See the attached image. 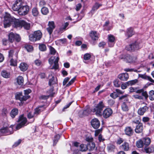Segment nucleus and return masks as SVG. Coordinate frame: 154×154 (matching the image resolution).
<instances>
[{"label":"nucleus","instance_id":"nucleus-1","mask_svg":"<svg viewBox=\"0 0 154 154\" xmlns=\"http://www.w3.org/2000/svg\"><path fill=\"white\" fill-rule=\"evenodd\" d=\"M104 107V105L103 102L102 101H100L92 110H91L89 108H87L83 111L85 116L88 115L91 113V111L95 112L97 116H100L102 115L101 111Z\"/></svg>","mask_w":154,"mask_h":154},{"label":"nucleus","instance_id":"nucleus-2","mask_svg":"<svg viewBox=\"0 0 154 154\" xmlns=\"http://www.w3.org/2000/svg\"><path fill=\"white\" fill-rule=\"evenodd\" d=\"M14 20L15 18L14 17H11L10 14L6 13L3 20L4 27L6 28L10 27Z\"/></svg>","mask_w":154,"mask_h":154},{"label":"nucleus","instance_id":"nucleus-3","mask_svg":"<svg viewBox=\"0 0 154 154\" xmlns=\"http://www.w3.org/2000/svg\"><path fill=\"white\" fill-rule=\"evenodd\" d=\"M42 33L40 30L35 31L30 34L29 37L30 41L35 42L40 40L42 37Z\"/></svg>","mask_w":154,"mask_h":154},{"label":"nucleus","instance_id":"nucleus-4","mask_svg":"<svg viewBox=\"0 0 154 154\" xmlns=\"http://www.w3.org/2000/svg\"><path fill=\"white\" fill-rule=\"evenodd\" d=\"M141 48L139 41H136L126 47V49L129 51H134L138 50Z\"/></svg>","mask_w":154,"mask_h":154},{"label":"nucleus","instance_id":"nucleus-5","mask_svg":"<svg viewBox=\"0 0 154 154\" xmlns=\"http://www.w3.org/2000/svg\"><path fill=\"white\" fill-rule=\"evenodd\" d=\"M19 124L17 125L16 129H19L24 126L27 122L26 118L24 117L23 115H22L19 116V118L17 121Z\"/></svg>","mask_w":154,"mask_h":154},{"label":"nucleus","instance_id":"nucleus-6","mask_svg":"<svg viewBox=\"0 0 154 154\" xmlns=\"http://www.w3.org/2000/svg\"><path fill=\"white\" fill-rule=\"evenodd\" d=\"M13 125H11L9 128L3 127L0 129V133L1 134L9 135L13 133Z\"/></svg>","mask_w":154,"mask_h":154},{"label":"nucleus","instance_id":"nucleus-7","mask_svg":"<svg viewBox=\"0 0 154 154\" xmlns=\"http://www.w3.org/2000/svg\"><path fill=\"white\" fill-rule=\"evenodd\" d=\"M8 40L11 43L13 42L14 40L17 42H19L20 41L21 38L19 35L11 32L8 35Z\"/></svg>","mask_w":154,"mask_h":154},{"label":"nucleus","instance_id":"nucleus-8","mask_svg":"<svg viewBox=\"0 0 154 154\" xmlns=\"http://www.w3.org/2000/svg\"><path fill=\"white\" fill-rule=\"evenodd\" d=\"M29 10V7L28 5H22L18 12L20 15H24L28 13Z\"/></svg>","mask_w":154,"mask_h":154},{"label":"nucleus","instance_id":"nucleus-9","mask_svg":"<svg viewBox=\"0 0 154 154\" xmlns=\"http://www.w3.org/2000/svg\"><path fill=\"white\" fill-rule=\"evenodd\" d=\"M48 27L47 28V30L51 35L53 32V30L55 27L54 22L53 21H49L48 24Z\"/></svg>","mask_w":154,"mask_h":154},{"label":"nucleus","instance_id":"nucleus-10","mask_svg":"<svg viewBox=\"0 0 154 154\" xmlns=\"http://www.w3.org/2000/svg\"><path fill=\"white\" fill-rule=\"evenodd\" d=\"M91 123V126L95 129L98 128L100 125V122L97 118L93 119Z\"/></svg>","mask_w":154,"mask_h":154},{"label":"nucleus","instance_id":"nucleus-11","mask_svg":"<svg viewBox=\"0 0 154 154\" xmlns=\"http://www.w3.org/2000/svg\"><path fill=\"white\" fill-rule=\"evenodd\" d=\"M119 148L123 151H128L130 149V145L128 142H125L120 146Z\"/></svg>","mask_w":154,"mask_h":154},{"label":"nucleus","instance_id":"nucleus-12","mask_svg":"<svg viewBox=\"0 0 154 154\" xmlns=\"http://www.w3.org/2000/svg\"><path fill=\"white\" fill-rule=\"evenodd\" d=\"M112 111L110 108H106L103 111V117L105 119L110 117L112 114Z\"/></svg>","mask_w":154,"mask_h":154},{"label":"nucleus","instance_id":"nucleus-13","mask_svg":"<svg viewBox=\"0 0 154 154\" xmlns=\"http://www.w3.org/2000/svg\"><path fill=\"white\" fill-rule=\"evenodd\" d=\"M108 44L109 46L110 47H113L115 43V37L113 35H108Z\"/></svg>","mask_w":154,"mask_h":154},{"label":"nucleus","instance_id":"nucleus-14","mask_svg":"<svg viewBox=\"0 0 154 154\" xmlns=\"http://www.w3.org/2000/svg\"><path fill=\"white\" fill-rule=\"evenodd\" d=\"M137 59V58L136 57H133L128 55L125 57V60L129 63H134L136 61Z\"/></svg>","mask_w":154,"mask_h":154},{"label":"nucleus","instance_id":"nucleus-15","mask_svg":"<svg viewBox=\"0 0 154 154\" xmlns=\"http://www.w3.org/2000/svg\"><path fill=\"white\" fill-rule=\"evenodd\" d=\"M23 20H19L15 18L14 26L16 28L20 29L22 27Z\"/></svg>","mask_w":154,"mask_h":154},{"label":"nucleus","instance_id":"nucleus-16","mask_svg":"<svg viewBox=\"0 0 154 154\" xmlns=\"http://www.w3.org/2000/svg\"><path fill=\"white\" fill-rule=\"evenodd\" d=\"M138 77L143 79L148 80L152 83H154V80L149 76L147 75L146 73L143 74H138Z\"/></svg>","mask_w":154,"mask_h":154},{"label":"nucleus","instance_id":"nucleus-17","mask_svg":"<svg viewBox=\"0 0 154 154\" xmlns=\"http://www.w3.org/2000/svg\"><path fill=\"white\" fill-rule=\"evenodd\" d=\"M124 131L125 134L129 136H132L134 132L133 129L130 126H127L125 127Z\"/></svg>","mask_w":154,"mask_h":154},{"label":"nucleus","instance_id":"nucleus-18","mask_svg":"<svg viewBox=\"0 0 154 154\" xmlns=\"http://www.w3.org/2000/svg\"><path fill=\"white\" fill-rule=\"evenodd\" d=\"M22 4L20 2L16 1L15 3L13 5L12 7L13 10L14 11H19V10L20 9Z\"/></svg>","mask_w":154,"mask_h":154},{"label":"nucleus","instance_id":"nucleus-19","mask_svg":"<svg viewBox=\"0 0 154 154\" xmlns=\"http://www.w3.org/2000/svg\"><path fill=\"white\" fill-rule=\"evenodd\" d=\"M90 36L93 41L97 40L99 38V34L96 31H91L90 33Z\"/></svg>","mask_w":154,"mask_h":154},{"label":"nucleus","instance_id":"nucleus-20","mask_svg":"<svg viewBox=\"0 0 154 154\" xmlns=\"http://www.w3.org/2000/svg\"><path fill=\"white\" fill-rule=\"evenodd\" d=\"M118 77L122 81H126L129 78V75L127 73H122L119 74Z\"/></svg>","mask_w":154,"mask_h":154},{"label":"nucleus","instance_id":"nucleus-21","mask_svg":"<svg viewBox=\"0 0 154 154\" xmlns=\"http://www.w3.org/2000/svg\"><path fill=\"white\" fill-rule=\"evenodd\" d=\"M148 109V107L145 106L142 107H140L138 110V114L140 116L143 115L144 113Z\"/></svg>","mask_w":154,"mask_h":154},{"label":"nucleus","instance_id":"nucleus-22","mask_svg":"<svg viewBox=\"0 0 154 154\" xmlns=\"http://www.w3.org/2000/svg\"><path fill=\"white\" fill-rule=\"evenodd\" d=\"M134 34L133 29L132 28L130 27L127 29L125 34V35L128 38L131 37Z\"/></svg>","mask_w":154,"mask_h":154},{"label":"nucleus","instance_id":"nucleus-23","mask_svg":"<svg viewBox=\"0 0 154 154\" xmlns=\"http://www.w3.org/2000/svg\"><path fill=\"white\" fill-rule=\"evenodd\" d=\"M45 109V108L44 107V105L38 106L35 109V111L34 112V115H36V116H37L41 112L43 111Z\"/></svg>","mask_w":154,"mask_h":154},{"label":"nucleus","instance_id":"nucleus-24","mask_svg":"<svg viewBox=\"0 0 154 154\" xmlns=\"http://www.w3.org/2000/svg\"><path fill=\"white\" fill-rule=\"evenodd\" d=\"M143 130V124L142 123H140L137 125L135 129V132L136 133L139 134L141 133Z\"/></svg>","mask_w":154,"mask_h":154},{"label":"nucleus","instance_id":"nucleus-25","mask_svg":"<svg viewBox=\"0 0 154 154\" xmlns=\"http://www.w3.org/2000/svg\"><path fill=\"white\" fill-rule=\"evenodd\" d=\"M8 57L10 59L14 58V59H17V54L15 53L14 54V51L13 50H11L8 52Z\"/></svg>","mask_w":154,"mask_h":154},{"label":"nucleus","instance_id":"nucleus-26","mask_svg":"<svg viewBox=\"0 0 154 154\" xmlns=\"http://www.w3.org/2000/svg\"><path fill=\"white\" fill-rule=\"evenodd\" d=\"M1 75L3 77L6 79L10 78L11 76L10 72L5 70L2 71Z\"/></svg>","mask_w":154,"mask_h":154},{"label":"nucleus","instance_id":"nucleus-27","mask_svg":"<svg viewBox=\"0 0 154 154\" xmlns=\"http://www.w3.org/2000/svg\"><path fill=\"white\" fill-rule=\"evenodd\" d=\"M147 153H150L154 151V146H151L148 148L145 147L143 151Z\"/></svg>","mask_w":154,"mask_h":154},{"label":"nucleus","instance_id":"nucleus-28","mask_svg":"<svg viewBox=\"0 0 154 154\" xmlns=\"http://www.w3.org/2000/svg\"><path fill=\"white\" fill-rule=\"evenodd\" d=\"M19 67L21 71H25L27 69L28 66L26 63H22L20 64Z\"/></svg>","mask_w":154,"mask_h":154},{"label":"nucleus","instance_id":"nucleus-29","mask_svg":"<svg viewBox=\"0 0 154 154\" xmlns=\"http://www.w3.org/2000/svg\"><path fill=\"white\" fill-rule=\"evenodd\" d=\"M18 109L17 108H14L11 110L10 113V116L12 118H14L18 114Z\"/></svg>","mask_w":154,"mask_h":154},{"label":"nucleus","instance_id":"nucleus-30","mask_svg":"<svg viewBox=\"0 0 154 154\" xmlns=\"http://www.w3.org/2000/svg\"><path fill=\"white\" fill-rule=\"evenodd\" d=\"M121 108L122 110L123 111L128 112L129 110V107L127 105V103L125 102H124L121 105Z\"/></svg>","mask_w":154,"mask_h":154},{"label":"nucleus","instance_id":"nucleus-31","mask_svg":"<svg viewBox=\"0 0 154 154\" xmlns=\"http://www.w3.org/2000/svg\"><path fill=\"white\" fill-rule=\"evenodd\" d=\"M144 145L146 146H149L151 143V140L149 137H145L142 138Z\"/></svg>","mask_w":154,"mask_h":154},{"label":"nucleus","instance_id":"nucleus-32","mask_svg":"<svg viewBox=\"0 0 154 154\" xmlns=\"http://www.w3.org/2000/svg\"><path fill=\"white\" fill-rule=\"evenodd\" d=\"M128 96H129V95L126 94L120 97L119 98V100H122L123 102H125L126 103V102H128L129 101Z\"/></svg>","mask_w":154,"mask_h":154},{"label":"nucleus","instance_id":"nucleus-33","mask_svg":"<svg viewBox=\"0 0 154 154\" xmlns=\"http://www.w3.org/2000/svg\"><path fill=\"white\" fill-rule=\"evenodd\" d=\"M36 115H34V112L33 113L32 112H30L28 113V114L27 115V117L28 119H32L31 122H30V123H32L34 121L35 119L34 118V117Z\"/></svg>","mask_w":154,"mask_h":154},{"label":"nucleus","instance_id":"nucleus-34","mask_svg":"<svg viewBox=\"0 0 154 154\" xmlns=\"http://www.w3.org/2000/svg\"><path fill=\"white\" fill-rule=\"evenodd\" d=\"M23 27L24 29L26 30H29L30 29V24L29 23H27L23 20L22 24V27Z\"/></svg>","mask_w":154,"mask_h":154},{"label":"nucleus","instance_id":"nucleus-35","mask_svg":"<svg viewBox=\"0 0 154 154\" xmlns=\"http://www.w3.org/2000/svg\"><path fill=\"white\" fill-rule=\"evenodd\" d=\"M17 82L18 84L21 85H23L24 82L23 78L22 76H19L17 78Z\"/></svg>","mask_w":154,"mask_h":154},{"label":"nucleus","instance_id":"nucleus-36","mask_svg":"<svg viewBox=\"0 0 154 154\" xmlns=\"http://www.w3.org/2000/svg\"><path fill=\"white\" fill-rule=\"evenodd\" d=\"M54 89L53 88H51L47 91V95L49 97H52L54 96V93L53 92Z\"/></svg>","mask_w":154,"mask_h":154},{"label":"nucleus","instance_id":"nucleus-37","mask_svg":"<svg viewBox=\"0 0 154 154\" xmlns=\"http://www.w3.org/2000/svg\"><path fill=\"white\" fill-rule=\"evenodd\" d=\"M144 145L142 139L136 142V146L138 148H141Z\"/></svg>","mask_w":154,"mask_h":154},{"label":"nucleus","instance_id":"nucleus-38","mask_svg":"<svg viewBox=\"0 0 154 154\" xmlns=\"http://www.w3.org/2000/svg\"><path fill=\"white\" fill-rule=\"evenodd\" d=\"M149 99L151 100H154V91L151 90L149 92Z\"/></svg>","mask_w":154,"mask_h":154},{"label":"nucleus","instance_id":"nucleus-39","mask_svg":"<svg viewBox=\"0 0 154 154\" xmlns=\"http://www.w3.org/2000/svg\"><path fill=\"white\" fill-rule=\"evenodd\" d=\"M39 48L41 51H45L47 50L46 46L44 44H41L39 45Z\"/></svg>","mask_w":154,"mask_h":154},{"label":"nucleus","instance_id":"nucleus-40","mask_svg":"<svg viewBox=\"0 0 154 154\" xmlns=\"http://www.w3.org/2000/svg\"><path fill=\"white\" fill-rule=\"evenodd\" d=\"M80 150L82 151H85L88 149V148L86 145L81 144L80 146Z\"/></svg>","mask_w":154,"mask_h":154},{"label":"nucleus","instance_id":"nucleus-41","mask_svg":"<svg viewBox=\"0 0 154 154\" xmlns=\"http://www.w3.org/2000/svg\"><path fill=\"white\" fill-rule=\"evenodd\" d=\"M138 82V80L137 79L128 81L127 82L128 86L134 85Z\"/></svg>","mask_w":154,"mask_h":154},{"label":"nucleus","instance_id":"nucleus-42","mask_svg":"<svg viewBox=\"0 0 154 154\" xmlns=\"http://www.w3.org/2000/svg\"><path fill=\"white\" fill-rule=\"evenodd\" d=\"M113 84L115 87H119L121 85L120 82L118 79H116L113 81Z\"/></svg>","mask_w":154,"mask_h":154},{"label":"nucleus","instance_id":"nucleus-43","mask_svg":"<svg viewBox=\"0 0 154 154\" xmlns=\"http://www.w3.org/2000/svg\"><path fill=\"white\" fill-rule=\"evenodd\" d=\"M60 136L59 134H57L55 135L54 137V138L53 140L54 144L53 146H55L57 142L58 141V140L60 139Z\"/></svg>","mask_w":154,"mask_h":154},{"label":"nucleus","instance_id":"nucleus-44","mask_svg":"<svg viewBox=\"0 0 154 154\" xmlns=\"http://www.w3.org/2000/svg\"><path fill=\"white\" fill-rule=\"evenodd\" d=\"M115 148V146L113 144H109L107 146V149L109 152L113 151Z\"/></svg>","mask_w":154,"mask_h":154},{"label":"nucleus","instance_id":"nucleus-45","mask_svg":"<svg viewBox=\"0 0 154 154\" xmlns=\"http://www.w3.org/2000/svg\"><path fill=\"white\" fill-rule=\"evenodd\" d=\"M32 14L34 16H37L39 14V12L36 8H33L32 9Z\"/></svg>","mask_w":154,"mask_h":154},{"label":"nucleus","instance_id":"nucleus-46","mask_svg":"<svg viewBox=\"0 0 154 154\" xmlns=\"http://www.w3.org/2000/svg\"><path fill=\"white\" fill-rule=\"evenodd\" d=\"M101 6L102 5L101 4H99L98 3H96L93 7L92 10L95 11L97 10L99 8V7Z\"/></svg>","mask_w":154,"mask_h":154},{"label":"nucleus","instance_id":"nucleus-47","mask_svg":"<svg viewBox=\"0 0 154 154\" xmlns=\"http://www.w3.org/2000/svg\"><path fill=\"white\" fill-rule=\"evenodd\" d=\"M42 13L44 15L47 14L48 13V10L47 8L43 7L41 9Z\"/></svg>","mask_w":154,"mask_h":154},{"label":"nucleus","instance_id":"nucleus-48","mask_svg":"<svg viewBox=\"0 0 154 154\" xmlns=\"http://www.w3.org/2000/svg\"><path fill=\"white\" fill-rule=\"evenodd\" d=\"M69 24L68 22H66L60 28V30L61 31L66 30V28L68 26Z\"/></svg>","mask_w":154,"mask_h":154},{"label":"nucleus","instance_id":"nucleus-49","mask_svg":"<svg viewBox=\"0 0 154 154\" xmlns=\"http://www.w3.org/2000/svg\"><path fill=\"white\" fill-rule=\"evenodd\" d=\"M22 93L21 92H19L15 96V97L16 99L19 100L20 101L21 100L22 96Z\"/></svg>","mask_w":154,"mask_h":154},{"label":"nucleus","instance_id":"nucleus-50","mask_svg":"<svg viewBox=\"0 0 154 154\" xmlns=\"http://www.w3.org/2000/svg\"><path fill=\"white\" fill-rule=\"evenodd\" d=\"M25 48L26 50L28 52L32 51L33 50V48L32 45H27L25 46Z\"/></svg>","mask_w":154,"mask_h":154},{"label":"nucleus","instance_id":"nucleus-51","mask_svg":"<svg viewBox=\"0 0 154 154\" xmlns=\"http://www.w3.org/2000/svg\"><path fill=\"white\" fill-rule=\"evenodd\" d=\"M8 113V111L7 109L4 108L2 110V115L3 116H6Z\"/></svg>","mask_w":154,"mask_h":154},{"label":"nucleus","instance_id":"nucleus-52","mask_svg":"<svg viewBox=\"0 0 154 154\" xmlns=\"http://www.w3.org/2000/svg\"><path fill=\"white\" fill-rule=\"evenodd\" d=\"M50 53L51 54L54 55L56 52L55 49L51 46H49Z\"/></svg>","mask_w":154,"mask_h":154},{"label":"nucleus","instance_id":"nucleus-53","mask_svg":"<svg viewBox=\"0 0 154 154\" xmlns=\"http://www.w3.org/2000/svg\"><path fill=\"white\" fill-rule=\"evenodd\" d=\"M91 57V55L89 53H86L85 54L84 56V59L85 60H89Z\"/></svg>","mask_w":154,"mask_h":154},{"label":"nucleus","instance_id":"nucleus-54","mask_svg":"<svg viewBox=\"0 0 154 154\" xmlns=\"http://www.w3.org/2000/svg\"><path fill=\"white\" fill-rule=\"evenodd\" d=\"M10 64L12 66H15L17 65V63L16 61V59H14V58L10 59Z\"/></svg>","mask_w":154,"mask_h":154},{"label":"nucleus","instance_id":"nucleus-55","mask_svg":"<svg viewBox=\"0 0 154 154\" xmlns=\"http://www.w3.org/2000/svg\"><path fill=\"white\" fill-rule=\"evenodd\" d=\"M106 43L102 41L100 42L98 45L99 47L104 48L106 45Z\"/></svg>","mask_w":154,"mask_h":154},{"label":"nucleus","instance_id":"nucleus-56","mask_svg":"<svg viewBox=\"0 0 154 154\" xmlns=\"http://www.w3.org/2000/svg\"><path fill=\"white\" fill-rule=\"evenodd\" d=\"M110 97L114 99H115L119 97V95L117 94L115 92H113L111 93L110 95Z\"/></svg>","mask_w":154,"mask_h":154},{"label":"nucleus","instance_id":"nucleus-57","mask_svg":"<svg viewBox=\"0 0 154 154\" xmlns=\"http://www.w3.org/2000/svg\"><path fill=\"white\" fill-rule=\"evenodd\" d=\"M34 63L37 66H41L42 64V61L39 59L35 60L34 61Z\"/></svg>","mask_w":154,"mask_h":154},{"label":"nucleus","instance_id":"nucleus-58","mask_svg":"<svg viewBox=\"0 0 154 154\" xmlns=\"http://www.w3.org/2000/svg\"><path fill=\"white\" fill-rule=\"evenodd\" d=\"M124 139L121 137H119L117 140L116 141V143L117 144L120 145L122 143H123L124 142Z\"/></svg>","mask_w":154,"mask_h":154},{"label":"nucleus","instance_id":"nucleus-59","mask_svg":"<svg viewBox=\"0 0 154 154\" xmlns=\"http://www.w3.org/2000/svg\"><path fill=\"white\" fill-rule=\"evenodd\" d=\"M128 86V85L127 82L122 83L121 85V87L122 89H125Z\"/></svg>","mask_w":154,"mask_h":154},{"label":"nucleus","instance_id":"nucleus-60","mask_svg":"<svg viewBox=\"0 0 154 154\" xmlns=\"http://www.w3.org/2000/svg\"><path fill=\"white\" fill-rule=\"evenodd\" d=\"M142 95L145 97V99L146 100L148 97H149V96L147 94V93L146 91H144V90H143V91L142 93Z\"/></svg>","mask_w":154,"mask_h":154},{"label":"nucleus","instance_id":"nucleus-61","mask_svg":"<svg viewBox=\"0 0 154 154\" xmlns=\"http://www.w3.org/2000/svg\"><path fill=\"white\" fill-rule=\"evenodd\" d=\"M76 78V77H75L73 79H72L67 84L66 86H69L71 84H72L75 80Z\"/></svg>","mask_w":154,"mask_h":154},{"label":"nucleus","instance_id":"nucleus-62","mask_svg":"<svg viewBox=\"0 0 154 154\" xmlns=\"http://www.w3.org/2000/svg\"><path fill=\"white\" fill-rule=\"evenodd\" d=\"M143 122L145 123L146 122H149L150 120V118L147 117H144L142 118Z\"/></svg>","mask_w":154,"mask_h":154},{"label":"nucleus","instance_id":"nucleus-63","mask_svg":"<svg viewBox=\"0 0 154 154\" xmlns=\"http://www.w3.org/2000/svg\"><path fill=\"white\" fill-rule=\"evenodd\" d=\"M102 131V129H98L95 131L94 135L95 136H97Z\"/></svg>","mask_w":154,"mask_h":154},{"label":"nucleus","instance_id":"nucleus-64","mask_svg":"<svg viewBox=\"0 0 154 154\" xmlns=\"http://www.w3.org/2000/svg\"><path fill=\"white\" fill-rule=\"evenodd\" d=\"M49 98V96L48 95H42L39 97V99L40 100H46Z\"/></svg>","mask_w":154,"mask_h":154}]
</instances>
